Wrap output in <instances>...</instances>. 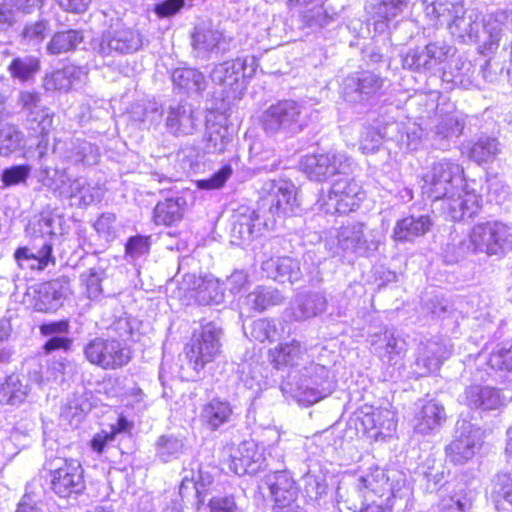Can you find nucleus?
I'll use <instances>...</instances> for the list:
<instances>
[{
    "label": "nucleus",
    "instance_id": "nucleus-16",
    "mask_svg": "<svg viewBox=\"0 0 512 512\" xmlns=\"http://www.w3.org/2000/svg\"><path fill=\"white\" fill-rule=\"evenodd\" d=\"M482 206L481 195L471 190H463L457 197H450L446 201V208L455 221L475 217Z\"/></svg>",
    "mask_w": 512,
    "mask_h": 512
},
{
    "label": "nucleus",
    "instance_id": "nucleus-61",
    "mask_svg": "<svg viewBox=\"0 0 512 512\" xmlns=\"http://www.w3.org/2000/svg\"><path fill=\"white\" fill-rule=\"evenodd\" d=\"M311 365L314 367L315 370H324L325 367L322 366V365H319V364H313L311 363Z\"/></svg>",
    "mask_w": 512,
    "mask_h": 512
},
{
    "label": "nucleus",
    "instance_id": "nucleus-1",
    "mask_svg": "<svg viewBox=\"0 0 512 512\" xmlns=\"http://www.w3.org/2000/svg\"><path fill=\"white\" fill-rule=\"evenodd\" d=\"M122 319L115 320L106 332L87 341L83 346L85 360L104 371L126 367L133 359V349L125 338Z\"/></svg>",
    "mask_w": 512,
    "mask_h": 512
},
{
    "label": "nucleus",
    "instance_id": "nucleus-23",
    "mask_svg": "<svg viewBox=\"0 0 512 512\" xmlns=\"http://www.w3.org/2000/svg\"><path fill=\"white\" fill-rule=\"evenodd\" d=\"M43 0H0V30L15 23V12L29 13L32 8L40 6Z\"/></svg>",
    "mask_w": 512,
    "mask_h": 512
},
{
    "label": "nucleus",
    "instance_id": "nucleus-41",
    "mask_svg": "<svg viewBox=\"0 0 512 512\" xmlns=\"http://www.w3.org/2000/svg\"><path fill=\"white\" fill-rule=\"evenodd\" d=\"M210 512H238L233 496H215L209 500Z\"/></svg>",
    "mask_w": 512,
    "mask_h": 512
},
{
    "label": "nucleus",
    "instance_id": "nucleus-2",
    "mask_svg": "<svg viewBox=\"0 0 512 512\" xmlns=\"http://www.w3.org/2000/svg\"><path fill=\"white\" fill-rule=\"evenodd\" d=\"M40 478L51 493L60 499L77 498L86 490L85 471L81 462L72 457H46L40 469Z\"/></svg>",
    "mask_w": 512,
    "mask_h": 512
},
{
    "label": "nucleus",
    "instance_id": "nucleus-17",
    "mask_svg": "<svg viewBox=\"0 0 512 512\" xmlns=\"http://www.w3.org/2000/svg\"><path fill=\"white\" fill-rule=\"evenodd\" d=\"M388 412L371 405H363L357 412L356 429L363 435H371L375 439L383 436L382 428L387 419Z\"/></svg>",
    "mask_w": 512,
    "mask_h": 512
},
{
    "label": "nucleus",
    "instance_id": "nucleus-47",
    "mask_svg": "<svg viewBox=\"0 0 512 512\" xmlns=\"http://www.w3.org/2000/svg\"><path fill=\"white\" fill-rule=\"evenodd\" d=\"M133 428V422L128 420L124 414H120L117 422L110 426L109 433L115 439L120 433H130Z\"/></svg>",
    "mask_w": 512,
    "mask_h": 512
},
{
    "label": "nucleus",
    "instance_id": "nucleus-46",
    "mask_svg": "<svg viewBox=\"0 0 512 512\" xmlns=\"http://www.w3.org/2000/svg\"><path fill=\"white\" fill-rule=\"evenodd\" d=\"M472 505L473 499L464 493L463 500H456L454 503L444 505L441 512H466Z\"/></svg>",
    "mask_w": 512,
    "mask_h": 512
},
{
    "label": "nucleus",
    "instance_id": "nucleus-36",
    "mask_svg": "<svg viewBox=\"0 0 512 512\" xmlns=\"http://www.w3.org/2000/svg\"><path fill=\"white\" fill-rule=\"evenodd\" d=\"M70 320L61 318L58 320L43 322L39 325V333L43 337L67 335L70 332Z\"/></svg>",
    "mask_w": 512,
    "mask_h": 512
},
{
    "label": "nucleus",
    "instance_id": "nucleus-15",
    "mask_svg": "<svg viewBox=\"0 0 512 512\" xmlns=\"http://www.w3.org/2000/svg\"><path fill=\"white\" fill-rule=\"evenodd\" d=\"M432 222L428 215L415 217L409 215L399 219L393 228L392 239L396 243L413 242L423 237L431 229Z\"/></svg>",
    "mask_w": 512,
    "mask_h": 512
},
{
    "label": "nucleus",
    "instance_id": "nucleus-18",
    "mask_svg": "<svg viewBox=\"0 0 512 512\" xmlns=\"http://www.w3.org/2000/svg\"><path fill=\"white\" fill-rule=\"evenodd\" d=\"M304 354L305 349L298 340L280 343L268 352L270 363L278 370L295 367Z\"/></svg>",
    "mask_w": 512,
    "mask_h": 512
},
{
    "label": "nucleus",
    "instance_id": "nucleus-9",
    "mask_svg": "<svg viewBox=\"0 0 512 512\" xmlns=\"http://www.w3.org/2000/svg\"><path fill=\"white\" fill-rule=\"evenodd\" d=\"M267 201L268 211L274 218H287L298 207L297 189L291 181L271 180Z\"/></svg>",
    "mask_w": 512,
    "mask_h": 512
},
{
    "label": "nucleus",
    "instance_id": "nucleus-27",
    "mask_svg": "<svg viewBox=\"0 0 512 512\" xmlns=\"http://www.w3.org/2000/svg\"><path fill=\"white\" fill-rule=\"evenodd\" d=\"M443 407L433 401L425 403L416 417L415 430L426 435L440 425Z\"/></svg>",
    "mask_w": 512,
    "mask_h": 512
},
{
    "label": "nucleus",
    "instance_id": "nucleus-38",
    "mask_svg": "<svg viewBox=\"0 0 512 512\" xmlns=\"http://www.w3.org/2000/svg\"><path fill=\"white\" fill-rule=\"evenodd\" d=\"M73 346V339L67 335L48 338L41 347L44 355H50L56 351L69 352Z\"/></svg>",
    "mask_w": 512,
    "mask_h": 512
},
{
    "label": "nucleus",
    "instance_id": "nucleus-48",
    "mask_svg": "<svg viewBox=\"0 0 512 512\" xmlns=\"http://www.w3.org/2000/svg\"><path fill=\"white\" fill-rule=\"evenodd\" d=\"M19 104L23 109L32 110L37 107L40 102V96L34 91H22L18 98Z\"/></svg>",
    "mask_w": 512,
    "mask_h": 512
},
{
    "label": "nucleus",
    "instance_id": "nucleus-20",
    "mask_svg": "<svg viewBox=\"0 0 512 512\" xmlns=\"http://www.w3.org/2000/svg\"><path fill=\"white\" fill-rule=\"evenodd\" d=\"M359 491L362 495H368L370 492L383 496L395 494L393 482L387 472L380 467L371 468L359 478Z\"/></svg>",
    "mask_w": 512,
    "mask_h": 512
},
{
    "label": "nucleus",
    "instance_id": "nucleus-28",
    "mask_svg": "<svg viewBox=\"0 0 512 512\" xmlns=\"http://www.w3.org/2000/svg\"><path fill=\"white\" fill-rule=\"evenodd\" d=\"M83 41V36L76 30H65L56 32L49 43L47 51L52 55H59L74 51Z\"/></svg>",
    "mask_w": 512,
    "mask_h": 512
},
{
    "label": "nucleus",
    "instance_id": "nucleus-13",
    "mask_svg": "<svg viewBox=\"0 0 512 512\" xmlns=\"http://www.w3.org/2000/svg\"><path fill=\"white\" fill-rule=\"evenodd\" d=\"M14 258L19 266L26 264L32 271H43L50 264L54 265L56 260L53 255V245L49 240H44L39 248L35 244L31 247H18L14 252Z\"/></svg>",
    "mask_w": 512,
    "mask_h": 512
},
{
    "label": "nucleus",
    "instance_id": "nucleus-10",
    "mask_svg": "<svg viewBox=\"0 0 512 512\" xmlns=\"http://www.w3.org/2000/svg\"><path fill=\"white\" fill-rule=\"evenodd\" d=\"M189 210L184 196H170L156 202L151 212V222L156 227L172 228L179 225Z\"/></svg>",
    "mask_w": 512,
    "mask_h": 512
},
{
    "label": "nucleus",
    "instance_id": "nucleus-30",
    "mask_svg": "<svg viewBox=\"0 0 512 512\" xmlns=\"http://www.w3.org/2000/svg\"><path fill=\"white\" fill-rule=\"evenodd\" d=\"M225 41L221 31L212 27H198L192 34L194 48L212 50Z\"/></svg>",
    "mask_w": 512,
    "mask_h": 512
},
{
    "label": "nucleus",
    "instance_id": "nucleus-33",
    "mask_svg": "<svg viewBox=\"0 0 512 512\" xmlns=\"http://www.w3.org/2000/svg\"><path fill=\"white\" fill-rule=\"evenodd\" d=\"M30 174V166L27 164L14 165L5 168L1 174V182L5 187H11L24 183Z\"/></svg>",
    "mask_w": 512,
    "mask_h": 512
},
{
    "label": "nucleus",
    "instance_id": "nucleus-60",
    "mask_svg": "<svg viewBox=\"0 0 512 512\" xmlns=\"http://www.w3.org/2000/svg\"><path fill=\"white\" fill-rule=\"evenodd\" d=\"M344 232L345 231L341 232V234H340V236L342 237V239H339L340 242H342V241L347 242L349 240V236H345Z\"/></svg>",
    "mask_w": 512,
    "mask_h": 512
},
{
    "label": "nucleus",
    "instance_id": "nucleus-6",
    "mask_svg": "<svg viewBox=\"0 0 512 512\" xmlns=\"http://www.w3.org/2000/svg\"><path fill=\"white\" fill-rule=\"evenodd\" d=\"M66 288V284L59 279L44 281L28 289L26 301L34 312L56 314L63 306Z\"/></svg>",
    "mask_w": 512,
    "mask_h": 512
},
{
    "label": "nucleus",
    "instance_id": "nucleus-31",
    "mask_svg": "<svg viewBox=\"0 0 512 512\" xmlns=\"http://www.w3.org/2000/svg\"><path fill=\"white\" fill-rule=\"evenodd\" d=\"M362 505L359 512H392L395 504V494L383 496L382 494L362 495Z\"/></svg>",
    "mask_w": 512,
    "mask_h": 512
},
{
    "label": "nucleus",
    "instance_id": "nucleus-26",
    "mask_svg": "<svg viewBox=\"0 0 512 512\" xmlns=\"http://www.w3.org/2000/svg\"><path fill=\"white\" fill-rule=\"evenodd\" d=\"M11 77L21 82L34 78L41 69V61L36 56L15 57L8 65Z\"/></svg>",
    "mask_w": 512,
    "mask_h": 512
},
{
    "label": "nucleus",
    "instance_id": "nucleus-24",
    "mask_svg": "<svg viewBox=\"0 0 512 512\" xmlns=\"http://www.w3.org/2000/svg\"><path fill=\"white\" fill-rule=\"evenodd\" d=\"M247 61L245 58L237 57L225 63L223 76L221 77L222 84L229 90H236L243 87L247 78L250 77L246 73Z\"/></svg>",
    "mask_w": 512,
    "mask_h": 512
},
{
    "label": "nucleus",
    "instance_id": "nucleus-37",
    "mask_svg": "<svg viewBox=\"0 0 512 512\" xmlns=\"http://www.w3.org/2000/svg\"><path fill=\"white\" fill-rule=\"evenodd\" d=\"M382 86L383 80L371 72L363 73L356 81V91L360 94H375Z\"/></svg>",
    "mask_w": 512,
    "mask_h": 512
},
{
    "label": "nucleus",
    "instance_id": "nucleus-54",
    "mask_svg": "<svg viewBox=\"0 0 512 512\" xmlns=\"http://www.w3.org/2000/svg\"><path fill=\"white\" fill-rule=\"evenodd\" d=\"M300 396L309 403H316L324 397V393L319 388H304L300 392Z\"/></svg>",
    "mask_w": 512,
    "mask_h": 512
},
{
    "label": "nucleus",
    "instance_id": "nucleus-52",
    "mask_svg": "<svg viewBox=\"0 0 512 512\" xmlns=\"http://www.w3.org/2000/svg\"><path fill=\"white\" fill-rule=\"evenodd\" d=\"M9 337V330L3 325H0V364L10 360L11 352L6 347L2 346Z\"/></svg>",
    "mask_w": 512,
    "mask_h": 512
},
{
    "label": "nucleus",
    "instance_id": "nucleus-29",
    "mask_svg": "<svg viewBox=\"0 0 512 512\" xmlns=\"http://www.w3.org/2000/svg\"><path fill=\"white\" fill-rule=\"evenodd\" d=\"M410 0H372L371 10L377 22L388 24L407 8Z\"/></svg>",
    "mask_w": 512,
    "mask_h": 512
},
{
    "label": "nucleus",
    "instance_id": "nucleus-39",
    "mask_svg": "<svg viewBox=\"0 0 512 512\" xmlns=\"http://www.w3.org/2000/svg\"><path fill=\"white\" fill-rule=\"evenodd\" d=\"M185 5V0H164L157 3L153 11L158 18H170L181 11Z\"/></svg>",
    "mask_w": 512,
    "mask_h": 512
},
{
    "label": "nucleus",
    "instance_id": "nucleus-56",
    "mask_svg": "<svg viewBox=\"0 0 512 512\" xmlns=\"http://www.w3.org/2000/svg\"><path fill=\"white\" fill-rule=\"evenodd\" d=\"M51 226H52L51 219L46 218V217H41L31 224V226H30V229L32 230L31 234L35 235L37 232H42L43 228H46V229H48L46 231V233L51 235V234H53L51 231Z\"/></svg>",
    "mask_w": 512,
    "mask_h": 512
},
{
    "label": "nucleus",
    "instance_id": "nucleus-25",
    "mask_svg": "<svg viewBox=\"0 0 512 512\" xmlns=\"http://www.w3.org/2000/svg\"><path fill=\"white\" fill-rule=\"evenodd\" d=\"M476 442L470 435H461L446 448V455L453 464H463L475 455Z\"/></svg>",
    "mask_w": 512,
    "mask_h": 512
},
{
    "label": "nucleus",
    "instance_id": "nucleus-22",
    "mask_svg": "<svg viewBox=\"0 0 512 512\" xmlns=\"http://www.w3.org/2000/svg\"><path fill=\"white\" fill-rule=\"evenodd\" d=\"M28 396L27 386L18 375L10 374L0 381V404L19 405Z\"/></svg>",
    "mask_w": 512,
    "mask_h": 512
},
{
    "label": "nucleus",
    "instance_id": "nucleus-44",
    "mask_svg": "<svg viewBox=\"0 0 512 512\" xmlns=\"http://www.w3.org/2000/svg\"><path fill=\"white\" fill-rule=\"evenodd\" d=\"M84 285L89 298L96 297L102 292L101 278L95 271L85 275Z\"/></svg>",
    "mask_w": 512,
    "mask_h": 512
},
{
    "label": "nucleus",
    "instance_id": "nucleus-58",
    "mask_svg": "<svg viewBox=\"0 0 512 512\" xmlns=\"http://www.w3.org/2000/svg\"><path fill=\"white\" fill-rule=\"evenodd\" d=\"M69 365V362L67 359H62L61 361L57 362V370L62 374L64 375L65 374V370L67 368V366Z\"/></svg>",
    "mask_w": 512,
    "mask_h": 512
},
{
    "label": "nucleus",
    "instance_id": "nucleus-32",
    "mask_svg": "<svg viewBox=\"0 0 512 512\" xmlns=\"http://www.w3.org/2000/svg\"><path fill=\"white\" fill-rule=\"evenodd\" d=\"M233 173L230 164H224L221 168L213 173L207 179H201L196 182L199 189L202 190H218L225 186L228 179Z\"/></svg>",
    "mask_w": 512,
    "mask_h": 512
},
{
    "label": "nucleus",
    "instance_id": "nucleus-57",
    "mask_svg": "<svg viewBox=\"0 0 512 512\" xmlns=\"http://www.w3.org/2000/svg\"><path fill=\"white\" fill-rule=\"evenodd\" d=\"M16 512H40V510L27 502H21L18 504Z\"/></svg>",
    "mask_w": 512,
    "mask_h": 512
},
{
    "label": "nucleus",
    "instance_id": "nucleus-7",
    "mask_svg": "<svg viewBox=\"0 0 512 512\" xmlns=\"http://www.w3.org/2000/svg\"><path fill=\"white\" fill-rule=\"evenodd\" d=\"M261 122L267 132H277L281 129L301 130V107L294 100H279L263 113Z\"/></svg>",
    "mask_w": 512,
    "mask_h": 512
},
{
    "label": "nucleus",
    "instance_id": "nucleus-42",
    "mask_svg": "<svg viewBox=\"0 0 512 512\" xmlns=\"http://www.w3.org/2000/svg\"><path fill=\"white\" fill-rule=\"evenodd\" d=\"M469 156L477 164H483L494 158V152L489 143L477 142L470 148Z\"/></svg>",
    "mask_w": 512,
    "mask_h": 512
},
{
    "label": "nucleus",
    "instance_id": "nucleus-43",
    "mask_svg": "<svg viewBox=\"0 0 512 512\" xmlns=\"http://www.w3.org/2000/svg\"><path fill=\"white\" fill-rule=\"evenodd\" d=\"M47 26L42 21L28 24L22 31V37L29 42H41L46 37Z\"/></svg>",
    "mask_w": 512,
    "mask_h": 512
},
{
    "label": "nucleus",
    "instance_id": "nucleus-4",
    "mask_svg": "<svg viewBox=\"0 0 512 512\" xmlns=\"http://www.w3.org/2000/svg\"><path fill=\"white\" fill-rule=\"evenodd\" d=\"M464 179V168L458 162L443 159L431 165L423 176V193L432 201L448 199Z\"/></svg>",
    "mask_w": 512,
    "mask_h": 512
},
{
    "label": "nucleus",
    "instance_id": "nucleus-55",
    "mask_svg": "<svg viewBox=\"0 0 512 512\" xmlns=\"http://www.w3.org/2000/svg\"><path fill=\"white\" fill-rule=\"evenodd\" d=\"M196 75L197 74L194 70L184 69L176 76L175 79L177 80V83L181 88L190 89L191 86L189 82L190 80H193Z\"/></svg>",
    "mask_w": 512,
    "mask_h": 512
},
{
    "label": "nucleus",
    "instance_id": "nucleus-5",
    "mask_svg": "<svg viewBox=\"0 0 512 512\" xmlns=\"http://www.w3.org/2000/svg\"><path fill=\"white\" fill-rule=\"evenodd\" d=\"M510 237L507 225L501 221L489 220L475 224L469 232L468 241L474 252L494 256L505 252Z\"/></svg>",
    "mask_w": 512,
    "mask_h": 512
},
{
    "label": "nucleus",
    "instance_id": "nucleus-11",
    "mask_svg": "<svg viewBox=\"0 0 512 512\" xmlns=\"http://www.w3.org/2000/svg\"><path fill=\"white\" fill-rule=\"evenodd\" d=\"M233 415L234 409L228 400L214 397L201 406L196 419L203 430L215 432L228 424Z\"/></svg>",
    "mask_w": 512,
    "mask_h": 512
},
{
    "label": "nucleus",
    "instance_id": "nucleus-34",
    "mask_svg": "<svg viewBox=\"0 0 512 512\" xmlns=\"http://www.w3.org/2000/svg\"><path fill=\"white\" fill-rule=\"evenodd\" d=\"M43 87L47 91H68L71 88V79L63 70H55L45 75Z\"/></svg>",
    "mask_w": 512,
    "mask_h": 512
},
{
    "label": "nucleus",
    "instance_id": "nucleus-49",
    "mask_svg": "<svg viewBox=\"0 0 512 512\" xmlns=\"http://www.w3.org/2000/svg\"><path fill=\"white\" fill-rule=\"evenodd\" d=\"M116 216L113 213L101 214L96 222L95 229L100 234H110L112 232V223L115 221Z\"/></svg>",
    "mask_w": 512,
    "mask_h": 512
},
{
    "label": "nucleus",
    "instance_id": "nucleus-8",
    "mask_svg": "<svg viewBox=\"0 0 512 512\" xmlns=\"http://www.w3.org/2000/svg\"><path fill=\"white\" fill-rule=\"evenodd\" d=\"M364 200L362 186L354 179L342 177L336 180L329 192L327 205L337 214H348L360 207Z\"/></svg>",
    "mask_w": 512,
    "mask_h": 512
},
{
    "label": "nucleus",
    "instance_id": "nucleus-62",
    "mask_svg": "<svg viewBox=\"0 0 512 512\" xmlns=\"http://www.w3.org/2000/svg\"><path fill=\"white\" fill-rule=\"evenodd\" d=\"M352 242L354 243V247L358 246L359 242H360V237H356L354 240H352Z\"/></svg>",
    "mask_w": 512,
    "mask_h": 512
},
{
    "label": "nucleus",
    "instance_id": "nucleus-59",
    "mask_svg": "<svg viewBox=\"0 0 512 512\" xmlns=\"http://www.w3.org/2000/svg\"><path fill=\"white\" fill-rule=\"evenodd\" d=\"M275 512H300L299 506L295 505L294 507H285V509H276Z\"/></svg>",
    "mask_w": 512,
    "mask_h": 512
},
{
    "label": "nucleus",
    "instance_id": "nucleus-12",
    "mask_svg": "<svg viewBox=\"0 0 512 512\" xmlns=\"http://www.w3.org/2000/svg\"><path fill=\"white\" fill-rule=\"evenodd\" d=\"M268 487L276 509L295 506L299 497V488L289 473L275 472L269 480Z\"/></svg>",
    "mask_w": 512,
    "mask_h": 512
},
{
    "label": "nucleus",
    "instance_id": "nucleus-14",
    "mask_svg": "<svg viewBox=\"0 0 512 512\" xmlns=\"http://www.w3.org/2000/svg\"><path fill=\"white\" fill-rule=\"evenodd\" d=\"M300 169L310 180L323 182L338 173L339 163L330 153L308 154L301 160Z\"/></svg>",
    "mask_w": 512,
    "mask_h": 512
},
{
    "label": "nucleus",
    "instance_id": "nucleus-35",
    "mask_svg": "<svg viewBox=\"0 0 512 512\" xmlns=\"http://www.w3.org/2000/svg\"><path fill=\"white\" fill-rule=\"evenodd\" d=\"M70 320L61 318L58 320L43 322L39 325V333L43 337L67 335L70 332Z\"/></svg>",
    "mask_w": 512,
    "mask_h": 512
},
{
    "label": "nucleus",
    "instance_id": "nucleus-3",
    "mask_svg": "<svg viewBox=\"0 0 512 512\" xmlns=\"http://www.w3.org/2000/svg\"><path fill=\"white\" fill-rule=\"evenodd\" d=\"M220 334L221 329L210 323L194 331L184 344V358L194 372L200 373L220 355Z\"/></svg>",
    "mask_w": 512,
    "mask_h": 512
},
{
    "label": "nucleus",
    "instance_id": "nucleus-19",
    "mask_svg": "<svg viewBox=\"0 0 512 512\" xmlns=\"http://www.w3.org/2000/svg\"><path fill=\"white\" fill-rule=\"evenodd\" d=\"M268 276L280 283H293L301 277L299 264L289 256L270 258L264 262Z\"/></svg>",
    "mask_w": 512,
    "mask_h": 512
},
{
    "label": "nucleus",
    "instance_id": "nucleus-51",
    "mask_svg": "<svg viewBox=\"0 0 512 512\" xmlns=\"http://www.w3.org/2000/svg\"><path fill=\"white\" fill-rule=\"evenodd\" d=\"M480 405L485 408H491L499 399V392L495 388L484 387L479 391Z\"/></svg>",
    "mask_w": 512,
    "mask_h": 512
},
{
    "label": "nucleus",
    "instance_id": "nucleus-21",
    "mask_svg": "<svg viewBox=\"0 0 512 512\" xmlns=\"http://www.w3.org/2000/svg\"><path fill=\"white\" fill-rule=\"evenodd\" d=\"M259 457L257 446L252 442L244 441L231 455L230 468L237 475L253 473L256 470L254 465L258 462Z\"/></svg>",
    "mask_w": 512,
    "mask_h": 512
},
{
    "label": "nucleus",
    "instance_id": "nucleus-45",
    "mask_svg": "<svg viewBox=\"0 0 512 512\" xmlns=\"http://www.w3.org/2000/svg\"><path fill=\"white\" fill-rule=\"evenodd\" d=\"M114 440L115 439L109 432H99L91 438L89 446L97 454H102L105 451L107 444Z\"/></svg>",
    "mask_w": 512,
    "mask_h": 512
},
{
    "label": "nucleus",
    "instance_id": "nucleus-53",
    "mask_svg": "<svg viewBox=\"0 0 512 512\" xmlns=\"http://www.w3.org/2000/svg\"><path fill=\"white\" fill-rule=\"evenodd\" d=\"M499 493L506 501L512 504V477L510 475L502 477Z\"/></svg>",
    "mask_w": 512,
    "mask_h": 512
},
{
    "label": "nucleus",
    "instance_id": "nucleus-40",
    "mask_svg": "<svg viewBox=\"0 0 512 512\" xmlns=\"http://www.w3.org/2000/svg\"><path fill=\"white\" fill-rule=\"evenodd\" d=\"M150 248V237L136 235L128 238L125 244L126 255H139L148 253Z\"/></svg>",
    "mask_w": 512,
    "mask_h": 512
},
{
    "label": "nucleus",
    "instance_id": "nucleus-50",
    "mask_svg": "<svg viewBox=\"0 0 512 512\" xmlns=\"http://www.w3.org/2000/svg\"><path fill=\"white\" fill-rule=\"evenodd\" d=\"M91 0H59L60 6L71 13H82L87 10Z\"/></svg>",
    "mask_w": 512,
    "mask_h": 512
}]
</instances>
